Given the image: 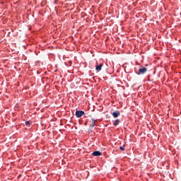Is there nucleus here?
<instances>
[{
  "label": "nucleus",
  "mask_w": 181,
  "mask_h": 181,
  "mask_svg": "<svg viewBox=\"0 0 181 181\" xmlns=\"http://www.w3.org/2000/svg\"><path fill=\"white\" fill-rule=\"evenodd\" d=\"M146 71H148V69L146 67L140 66L138 74H145Z\"/></svg>",
  "instance_id": "obj_1"
},
{
  "label": "nucleus",
  "mask_w": 181,
  "mask_h": 181,
  "mask_svg": "<svg viewBox=\"0 0 181 181\" xmlns=\"http://www.w3.org/2000/svg\"><path fill=\"white\" fill-rule=\"evenodd\" d=\"M103 66H104V64H103V63H100L98 64V62H96V66H95L96 71H101V69H103Z\"/></svg>",
  "instance_id": "obj_2"
},
{
  "label": "nucleus",
  "mask_w": 181,
  "mask_h": 181,
  "mask_svg": "<svg viewBox=\"0 0 181 181\" xmlns=\"http://www.w3.org/2000/svg\"><path fill=\"white\" fill-rule=\"evenodd\" d=\"M76 115L77 118H81V117H83V115H84V111L77 110L76 112Z\"/></svg>",
  "instance_id": "obj_3"
},
{
  "label": "nucleus",
  "mask_w": 181,
  "mask_h": 181,
  "mask_svg": "<svg viewBox=\"0 0 181 181\" xmlns=\"http://www.w3.org/2000/svg\"><path fill=\"white\" fill-rule=\"evenodd\" d=\"M91 121L92 123L90 124V128H94V127L97 126V124H95V122H97V119L92 118Z\"/></svg>",
  "instance_id": "obj_4"
},
{
  "label": "nucleus",
  "mask_w": 181,
  "mask_h": 181,
  "mask_svg": "<svg viewBox=\"0 0 181 181\" xmlns=\"http://www.w3.org/2000/svg\"><path fill=\"white\" fill-rule=\"evenodd\" d=\"M92 155L93 156H101V152L98 151H94Z\"/></svg>",
  "instance_id": "obj_5"
},
{
  "label": "nucleus",
  "mask_w": 181,
  "mask_h": 181,
  "mask_svg": "<svg viewBox=\"0 0 181 181\" xmlns=\"http://www.w3.org/2000/svg\"><path fill=\"white\" fill-rule=\"evenodd\" d=\"M119 115V111L114 112L112 113V116L114 118H118V116Z\"/></svg>",
  "instance_id": "obj_6"
},
{
  "label": "nucleus",
  "mask_w": 181,
  "mask_h": 181,
  "mask_svg": "<svg viewBox=\"0 0 181 181\" xmlns=\"http://www.w3.org/2000/svg\"><path fill=\"white\" fill-rule=\"evenodd\" d=\"M119 122H121V121L119 120V119H117L115 120L113 125L114 127H117V125H118V124H119Z\"/></svg>",
  "instance_id": "obj_7"
},
{
  "label": "nucleus",
  "mask_w": 181,
  "mask_h": 181,
  "mask_svg": "<svg viewBox=\"0 0 181 181\" xmlns=\"http://www.w3.org/2000/svg\"><path fill=\"white\" fill-rule=\"evenodd\" d=\"M119 150L120 151H125V146H120Z\"/></svg>",
  "instance_id": "obj_8"
},
{
  "label": "nucleus",
  "mask_w": 181,
  "mask_h": 181,
  "mask_svg": "<svg viewBox=\"0 0 181 181\" xmlns=\"http://www.w3.org/2000/svg\"><path fill=\"white\" fill-rule=\"evenodd\" d=\"M29 124H30V122H29V121L25 122V125H29Z\"/></svg>",
  "instance_id": "obj_9"
}]
</instances>
